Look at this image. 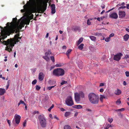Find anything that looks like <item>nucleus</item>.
Instances as JSON below:
<instances>
[{
	"instance_id": "1",
	"label": "nucleus",
	"mask_w": 129,
	"mask_h": 129,
	"mask_svg": "<svg viewBox=\"0 0 129 129\" xmlns=\"http://www.w3.org/2000/svg\"><path fill=\"white\" fill-rule=\"evenodd\" d=\"M49 0H32V4L34 7L31 9L33 12L37 10L38 13H42L46 10L47 3Z\"/></svg>"
},
{
	"instance_id": "2",
	"label": "nucleus",
	"mask_w": 129,
	"mask_h": 129,
	"mask_svg": "<svg viewBox=\"0 0 129 129\" xmlns=\"http://www.w3.org/2000/svg\"><path fill=\"white\" fill-rule=\"evenodd\" d=\"M13 22H11L9 23H7L8 26L5 27L3 28L1 26L0 27L2 28L1 34L3 37V39H4L7 37V36H9L11 33H13L15 31V28L14 27V25L17 22V18L16 17L13 19Z\"/></svg>"
},
{
	"instance_id": "3",
	"label": "nucleus",
	"mask_w": 129,
	"mask_h": 129,
	"mask_svg": "<svg viewBox=\"0 0 129 129\" xmlns=\"http://www.w3.org/2000/svg\"><path fill=\"white\" fill-rule=\"evenodd\" d=\"M89 102L92 104H97L99 101V96L93 93H90L88 95Z\"/></svg>"
},
{
	"instance_id": "4",
	"label": "nucleus",
	"mask_w": 129,
	"mask_h": 129,
	"mask_svg": "<svg viewBox=\"0 0 129 129\" xmlns=\"http://www.w3.org/2000/svg\"><path fill=\"white\" fill-rule=\"evenodd\" d=\"M3 44L7 46L6 48V50L9 52L12 51L11 48H13L14 45V41L12 38L8 39L6 41H4Z\"/></svg>"
},
{
	"instance_id": "5",
	"label": "nucleus",
	"mask_w": 129,
	"mask_h": 129,
	"mask_svg": "<svg viewBox=\"0 0 129 129\" xmlns=\"http://www.w3.org/2000/svg\"><path fill=\"white\" fill-rule=\"evenodd\" d=\"M52 74L53 75L57 77L62 76L64 74V71L62 69L57 68L53 70Z\"/></svg>"
},
{
	"instance_id": "6",
	"label": "nucleus",
	"mask_w": 129,
	"mask_h": 129,
	"mask_svg": "<svg viewBox=\"0 0 129 129\" xmlns=\"http://www.w3.org/2000/svg\"><path fill=\"white\" fill-rule=\"evenodd\" d=\"M33 2V1H32L31 2H27L26 4L24 5L23 6V7L24 8L23 9H21V12L22 13L24 12H27L28 10V8L30 5H31L33 6V7L31 8L30 9V12L31 13H34L33 11H32L31 9L33 8L34 7V6L33 5V4L32 3ZM36 11L37 12V10L36 12H34V13Z\"/></svg>"
},
{
	"instance_id": "7",
	"label": "nucleus",
	"mask_w": 129,
	"mask_h": 129,
	"mask_svg": "<svg viewBox=\"0 0 129 129\" xmlns=\"http://www.w3.org/2000/svg\"><path fill=\"white\" fill-rule=\"evenodd\" d=\"M38 119L42 127H45L46 126L47 122L44 116L40 115L38 116Z\"/></svg>"
},
{
	"instance_id": "8",
	"label": "nucleus",
	"mask_w": 129,
	"mask_h": 129,
	"mask_svg": "<svg viewBox=\"0 0 129 129\" xmlns=\"http://www.w3.org/2000/svg\"><path fill=\"white\" fill-rule=\"evenodd\" d=\"M66 104L68 106H71L74 104V102L73 101L71 96H68L65 101Z\"/></svg>"
},
{
	"instance_id": "9",
	"label": "nucleus",
	"mask_w": 129,
	"mask_h": 129,
	"mask_svg": "<svg viewBox=\"0 0 129 129\" xmlns=\"http://www.w3.org/2000/svg\"><path fill=\"white\" fill-rule=\"evenodd\" d=\"M15 119H14L13 121V123L14 124L16 123L17 124H19L20 122V119L21 118V116L18 115L16 114L14 116Z\"/></svg>"
},
{
	"instance_id": "10",
	"label": "nucleus",
	"mask_w": 129,
	"mask_h": 129,
	"mask_svg": "<svg viewBox=\"0 0 129 129\" xmlns=\"http://www.w3.org/2000/svg\"><path fill=\"white\" fill-rule=\"evenodd\" d=\"M48 52H46L45 53V56H44L43 57L47 61H50V58L49 56L50 55H52L51 52L50 50H48Z\"/></svg>"
},
{
	"instance_id": "11",
	"label": "nucleus",
	"mask_w": 129,
	"mask_h": 129,
	"mask_svg": "<svg viewBox=\"0 0 129 129\" xmlns=\"http://www.w3.org/2000/svg\"><path fill=\"white\" fill-rule=\"evenodd\" d=\"M122 54L121 53H119L114 56V59L117 61H119L121 58V56H122Z\"/></svg>"
},
{
	"instance_id": "12",
	"label": "nucleus",
	"mask_w": 129,
	"mask_h": 129,
	"mask_svg": "<svg viewBox=\"0 0 129 129\" xmlns=\"http://www.w3.org/2000/svg\"><path fill=\"white\" fill-rule=\"evenodd\" d=\"M80 93L77 92L75 93V98L77 102H79L80 100Z\"/></svg>"
},
{
	"instance_id": "13",
	"label": "nucleus",
	"mask_w": 129,
	"mask_h": 129,
	"mask_svg": "<svg viewBox=\"0 0 129 129\" xmlns=\"http://www.w3.org/2000/svg\"><path fill=\"white\" fill-rule=\"evenodd\" d=\"M109 16L110 18L115 19H116L118 18L117 14L115 12L110 13L109 14Z\"/></svg>"
},
{
	"instance_id": "14",
	"label": "nucleus",
	"mask_w": 129,
	"mask_h": 129,
	"mask_svg": "<svg viewBox=\"0 0 129 129\" xmlns=\"http://www.w3.org/2000/svg\"><path fill=\"white\" fill-rule=\"evenodd\" d=\"M118 14L119 17L120 18L125 17V12L124 11H119Z\"/></svg>"
},
{
	"instance_id": "15",
	"label": "nucleus",
	"mask_w": 129,
	"mask_h": 129,
	"mask_svg": "<svg viewBox=\"0 0 129 129\" xmlns=\"http://www.w3.org/2000/svg\"><path fill=\"white\" fill-rule=\"evenodd\" d=\"M51 13L52 14H54L56 12L55 5L54 4H53L51 5Z\"/></svg>"
},
{
	"instance_id": "16",
	"label": "nucleus",
	"mask_w": 129,
	"mask_h": 129,
	"mask_svg": "<svg viewBox=\"0 0 129 129\" xmlns=\"http://www.w3.org/2000/svg\"><path fill=\"white\" fill-rule=\"evenodd\" d=\"M43 73L42 72L40 73L39 75V80L40 81L43 80Z\"/></svg>"
},
{
	"instance_id": "17",
	"label": "nucleus",
	"mask_w": 129,
	"mask_h": 129,
	"mask_svg": "<svg viewBox=\"0 0 129 129\" xmlns=\"http://www.w3.org/2000/svg\"><path fill=\"white\" fill-rule=\"evenodd\" d=\"M5 91V89L0 88V95H3L4 94Z\"/></svg>"
},
{
	"instance_id": "18",
	"label": "nucleus",
	"mask_w": 129,
	"mask_h": 129,
	"mask_svg": "<svg viewBox=\"0 0 129 129\" xmlns=\"http://www.w3.org/2000/svg\"><path fill=\"white\" fill-rule=\"evenodd\" d=\"M30 21V20L27 19H25L23 22L25 24L28 25L29 24Z\"/></svg>"
},
{
	"instance_id": "19",
	"label": "nucleus",
	"mask_w": 129,
	"mask_h": 129,
	"mask_svg": "<svg viewBox=\"0 0 129 129\" xmlns=\"http://www.w3.org/2000/svg\"><path fill=\"white\" fill-rule=\"evenodd\" d=\"M114 93L116 95H119L121 94V91L119 89H117L115 91Z\"/></svg>"
},
{
	"instance_id": "20",
	"label": "nucleus",
	"mask_w": 129,
	"mask_h": 129,
	"mask_svg": "<svg viewBox=\"0 0 129 129\" xmlns=\"http://www.w3.org/2000/svg\"><path fill=\"white\" fill-rule=\"evenodd\" d=\"M129 38V35L127 34H126L124 36L123 38L125 41H126L128 40Z\"/></svg>"
},
{
	"instance_id": "21",
	"label": "nucleus",
	"mask_w": 129,
	"mask_h": 129,
	"mask_svg": "<svg viewBox=\"0 0 129 129\" xmlns=\"http://www.w3.org/2000/svg\"><path fill=\"white\" fill-rule=\"evenodd\" d=\"M80 29V27L78 26H75L73 28V30L76 31Z\"/></svg>"
},
{
	"instance_id": "22",
	"label": "nucleus",
	"mask_w": 129,
	"mask_h": 129,
	"mask_svg": "<svg viewBox=\"0 0 129 129\" xmlns=\"http://www.w3.org/2000/svg\"><path fill=\"white\" fill-rule=\"evenodd\" d=\"M64 129H72L71 127L68 125H66L64 126Z\"/></svg>"
},
{
	"instance_id": "23",
	"label": "nucleus",
	"mask_w": 129,
	"mask_h": 129,
	"mask_svg": "<svg viewBox=\"0 0 129 129\" xmlns=\"http://www.w3.org/2000/svg\"><path fill=\"white\" fill-rule=\"evenodd\" d=\"M106 98V96H104L103 95H100V100L101 102H102L103 99L105 98Z\"/></svg>"
},
{
	"instance_id": "24",
	"label": "nucleus",
	"mask_w": 129,
	"mask_h": 129,
	"mask_svg": "<svg viewBox=\"0 0 129 129\" xmlns=\"http://www.w3.org/2000/svg\"><path fill=\"white\" fill-rule=\"evenodd\" d=\"M72 107L73 108L80 109L81 108V105H76L73 106Z\"/></svg>"
},
{
	"instance_id": "25",
	"label": "nucleus",
	"mask_w": 129,
	"mask_h": 129,
	"mask_svg": "<svg viewBox=\"0 0 129 129\" xmlns=\"http://www.w3.org/2000/svg\"><path fill=\"white\" fill-rule=\"evenodd\" d=\"M89 37L92 41H95L96 40V37L94 36H90Z\"/></svg>"
},
{
	"instance_id": "26",
	"label": "nucleus",
	"mask_w": 129,
	"mask_h": 129,
	"mask_svg": "<svg viewBox=\"0 0 129 129\" xmlns=\"http://www.w3.org/2000/svg\"><path fill=\"white\" fill-rule=\"evenodd\" d=\"M71 114V113L70 112H66L64 114V116L65 117H67L69 116Z\"/></svg>"
},
{
	"instance_id": "27",
	"label": "nucleus",
	"mask_w": 129,
	"mask_h": 129,
	"mask_svg": "<svg viewBox=\"0 0 129 129\" xmlns=\"http://www.w3.org/2000/svg\"><path fill=\"white\" fill-rule=\"evenodd\" d=\"M72 51V49H69L67 51L66 53V54L68 56L69 54L71 53V52Z\"/></svg>"
},
{
	"instance_id": "28",
	"label": "nucleus",
	"mask_w": 129,
	"mask_h": 129,
	"mask_svg": "<svg viewBox=\"0 0 129 129\" xmlns=\"http://www.w3.org/2000/svg\"><path fill=\"white\" fill-rule=\"evenodd\" d=\"M76 60V63H77L78 66L79 68H80L81 67L80 64V62L79 61L78 59V58H77Z\"/></svg>"
},
{
	"instance_id": "29",
	"label": "nucleus",
	"mask_w": 129,
	"mask_h": 129,
	"mask_svg": "<svg viewBox=\"0 0 129 129\" xmlns=\"http://www.w3.org/2000/svg\"><path fill=\"white\" fill-rule=\"evenodd\" d=\"M36 89L38 91L41 88V87L37 85L36 86Z\"/></svg>"
},
{
	"instance_id": "30",
	"label": "nucleus",
	"mask_w": 129,
	"mask_h": 129,
	"mask_svg": "<svg viewBox=\"0 0 129 129\" xmlns=\"http://www.w3.org/2000/svg\"><path fill=\"white\" fill-rule=\"evenodd\" d=\"M121 103V101L120 99H118L116 102V104L117 105L120 104Z\"/></svg>"
},
{
	"instance_id": "31",
	"label": "nucleus",
	"mask_w": 129,
	"mask_h": 129,
	"mask_svg": "<svg viewBox=\"0 0 129 129\" xmlns=\"http://www.w3.org/2000/svg\"><path fill=\"white\" fill-rule=\"evenodd\" d=\"M50 58L51 60L52 61V62L53 63L55 61L54 57L53 56H51L50 57Z\"/></svg>"
},
{
	"instance_id": "32",
	"label": "nucleus",
	"mask_w": 129,
	"mask_h": 129,
	"mask_svg": "<svg viewBox=\"0 0 129 129\" xmlns=\"http://www.w3.org/2000/svg\"><path fill=\"white\" fill-rule=\"evenodd\" d=\"M25 24L23 22H22L20 23V26H21V27L22 28L24 27Z\"/></svg>"
},
{
	"instance_id": "33",
	"label": "nucleus",
	"mask_w": 129,
	"mask_h": 129,
	"mask_svg": "<svg viewBox=\"0 0 129 129\" xmlns=\"http://www.w3.org/2000/svg\"><path fill=\"white\" fill-rule=\"evenodd\" d=\"M19 36H20V35L19 34H17L15 35L14 38H15L16 41Z\"/></svg>"
},
{
	"instance_id": "34",
	"label": "nucleus",
	"mask_w": 129,
	"mask_h": 129,
	"mask_svg": "<svg viewBox=\"0 0 129 129\" xmlns=\"http://www.w3.org/2000/svg\"><path fill=\"white\" fill-rule=\"evenodd\" d=\"M67 83V81L63 80L62 82L60 83V84L61 85H62L64 84Z\"/></svg>"
},
{
	"instance_id": "35",
	"label": "nucleus",
	"mask_w": 129,
	"mask_h": 129,
	"mask_svg": "<svg viewBox=\"0 0 129 129\" xmlns=\"http://www.w3.org/2000/svg\"><path fill=\"white\" fill-rule=\"evenodd\" d=\"M110 38L109 37L106 38L105 39V41L107 42H108L110 40Z\"/></svg>"
},
{
	"instance_id": "36",
	"label": "nucleus",
	"mask_w": 129,
	"mask_h": 129,
	"mask_svg": "<svg viewBox=\"0 0 129 129\" xmlns=\"http://www.w3.org/2000/svg\"><path fill=\"white\" fill-rule=\"evenodd\" d=\"M37 82V80L36 79H35L32 82V84L33 85L35 84Z\"/></svg>"
},
{
	"instance_id": "37",
	"label": "nucleus",
	"mask_w": 129,
	"mask_h": 129,
	"mask_svg": "<svg viewBox=\"0 0 129 129\" xmlns=\"http://www.w3.org/2000/svg\"><path fill=\"white\" fill-rule=\"evenodd\" d=\"M85 97L84 93L81 91V98H84Z\"/></svg>"
},
{
	"instance_id": "38",
	"label": "nucleus",
	"mask_w": 129,
	"mask_h": 129,
	"mask_svg": "<svg viewBox=\"0 0 129 129\" xmlns=\"http://www.w3.org/2000/svg\"><path fill=\"white\" fill-rule=\"evenodd\" d=\"M113 120V119L112 118H109L108 119V121L110 122V123H111Z\"/></svg>"
},
{
	"instance_id": "39",
	"label": "nucleus",
	"mask_w": 129,
	"mask_h": 129,
	"mask_svg": "<svg viewBox=\"0 0 129 129\" xmlns=\"http://www.w3.org/2000/svg\"><path fill=\"white\" fill-rule=\"evenodd\" d=\"M80 43H81V38H80L79 39L78 42H77V45H78Z\"/></svg>"
},
{
	"instance_id": "40",
	"label": "nucleus",
	"mask_w": 129,
	"mask_h": 129,
	"mask_svg": "<svg viewBox=\"0 0 129 129\" xmlns=\"http://www.w3.org/2000/svg\"><path fill=\"white\" fill-rule=\"evenodd\" d=\"M125 74H126V75L127 77H128L129 76V72L126 71L125 72Z\"/></svg>"
},
{
	"instance_id": "41",
	"label": "nucleus",
	"mask_w": 129,
	"mask_h": 129,
	"mask_svg": "<svg viewBox=\"0 0 129 129\" xmlns=\"http://www.w3.org/2000/svg\"><path fill=\"white\" fill-rule=\"evenodd\" d=\"M91 22L90 21L89 19H88L87 20V24L88 25H90L91 24Z\"/></svg>"
},
{
	"instance_id": "42",
	"label": "nucleus",
	"mask_w": 129,
	"mask_h": 129,
	"mask_svg": "<svg viewBox=\"0 0 129 129\" xmlns=\"http://www.w3.org/2000/svg\"><path fill=\"white\" fill-rule=\"evenodd\" d=\"M125 109L124 108H122L120 109H118L117 111H124Z\"/></svg>"
},
{
	"instance_id": "43",
	"label": "nucleus",
	"mask_w": 129,
	"mask_h": 129,
	"mask_svg": "<svg viewBox=\"0 0 129 129\" xmlns=\"http://www.w3.org/2000/svg\"><path fill=\"white\" fill-rule=\"evenodd\" d=\"M54 86H49L47 88L49 90H50L52 88H53Z\"/></svg>"
},
{
	"instance_id": "44",
	"label": "nucleus",
	"mask_w": 129,
	"mask_h": 129,
	"mask_svg": "<svg viewBox=\"0 0 129 129\" xmlns=\"http://www.w3.org/2000/svg\"><path fill=\"white\" fill-rule=\"evenodd\" d=\"M125 8H126V7L125 6H121L119 8V9H124Z\"/></svg>"
},
{
	"instance_id": "45",
	"label": "nucleus",
	"mask_w": 129,
	"mask_h": 129,
	"mask_svg": "<svg viewBox=\"0 0 129 129\" xmlns=\"http://www.w3.org/2000/svg\"><path fill=\"white\" fill-rule=\"evenodd\" d=\"M26 121L25 120L23 123V127H25L26 126Z\"/></svg>"
},
{
	"instance_id": "46",
	"label": "nucleus",
	"mask_w": 129,
	"mask_h": 129,
	"mask_svg": "<svg viewBox=\"0 0 129 129\" xmlns=\"http://www.w3.org/2000/svg\"><path fill=\"white\" fill-rule=\"evenodd\" d=\"M21 39V37H19L17 39V40L16 41V42H18L19 41L20 39Z\"/></svg>"
},
{
	"instance_id": "47",
	"label": "nucleus",
	"mask_w": 129,
	"mask_h": 129,
	"mask_svg": "<svg viewBox=\"0 0 129 129\" xmlns=\"http://www.w3.org/2000/svg\"><path fill=\"white\" fill-rule=\"evenodd\" d=\"M101 7L102 8V9H103L105 8V5L104 4H102L101 5Z\"/></svg>"
},
{
	"instance_id": "48",
	"label": "nucleus",
	"mask_w": 129,
	"mask_h": 129,
	"mask_svg": "<svg viewBox=\"0 0 129 129\" xmlns=\"http://www.w3.org/2000/svg\"><path fill=\"white\" fill-rule=\"evenodd\" d=\"M55 66L57 67H60L61 66L60 64H56L55 65Z\"/></svg>"
},
{
	"instance_id": "49",
	"label": "nucleus",
	"mask_w": 129,
	"mask_h": 129,
	"mask_svg": "<svg viewBox=\"0 0 129 129\" xmlns=\"http://www.w3.org/2000/svg\"><path fill=\"white\" fill-rule=\"evenodd\" d=\"M124 58L126 59L129 58V55L128 54H126L125 55Z\"/></svg>"
},
{
	"instance_id": "50",
	"label": "nucleus",
	"mask_w": 129,
	"mask_h": 129,
	"mask_svg": "<svg viewBox=\"0 0 129 129\" xmlns=\"http://www.w3.org/2000/svg\"><path fill=\"white\" fill-rule=\"evenodd\" d=\"M114 34L113 33H112L110 34L109 36V37L110 39V38L114 36Z\"/></svg>"
},
{
	"instance_id": "51",
	"label": "nucleus",
	"mask_w": 129,
	"mask_h": 129,
	"mask_svg": "<svg viewBox=\"0 0 129 129\" xmlns=\"http://www.w3.org/2000/svg\"><path fill=\"white\" fill-rule=\"evenodd\" d=\"M114 9V8H112L110 9V10H108V11H107L106 12V13H107L108 12H110V11H111L113 10V9Z\"/></svg>"
},
{
	"instance_id": "52",
	"label": "nucleus",
	"mask_w": 129,
	"mask_h": 129,
	"mask_svg": "<svg viewBox=\"0 0 129 129\" xmlns=\"http://www.w3.org/2000/svg\"><path fill=\"white\" fill-rule=\"evenodd\" d=\"M10 122L11 121L10 120H7V122L8 124H9L10 126L11 125Z\"/></svg>"
},
{
	"instance_id": "53",
	"label": "nucleus",
	"mask_w": 129,
	"mask_h": 129,
	"mask_svg": "<svg viewBox=\"0 0 129 129\" xmlns=\"http://www.w3.org/2000/svg\"><path fill=\"white\" fill-rule=\"evenodd\" d=\"M18 27L19 29H21L22 28V27H21V26H20V25L18 26Z\"/></svg>"
},
{
	"instance_id": "54",
	"label": "nucleus",
	"mask_w": 129,
	"mask_h": 129,
	"mask_svg": "<svg viewBox=\"0 0 129 129\" xmlns=\"http://www.w3.org/2000/svg\"><path fill=\"white\" fill-rule=\"evenodd\" d=\"M1 35V36L2 37H1V38H0V42H1L2 43H3V42H2L1 41V40H4V39H3V37Z\"/></svg>"
},
{
	"instance_id": "55",
	"label": "nucleus",
	"mask_w": 129,
	"mask_h": 129,
	"mask_svg": "<svg viewBox=\"0 0 129 129\" xmlns=\"http://www.w3.org/2000/svg\"><path fill=\"white\" fill-rule=\"evenodd\" d=\"M54 118H55V119H57V120H59V118H58V117H57L56 116V115H54Z\"/></svg>"
},
{
	"instance_id": "56",
	"label": "nucleus",
	"mask_w": 129,
	"mask_h": 129,
	"mask_svg": "<svg viewBox=\"0 0 129 129\" xmlns=\"http://www.w3.org/2000/svg\"><path fill=\"white\" fill-rule=\"evenodd\" d=\"M104 91V89L102 88H101L100 90V91L101 92H103Z\"/></svg>"
},
{
	"instance_id": "57",
	"label": "nucleus",
	"mask_w": 129,
	"mask_h": 129,
	"mask_svg": "<svg viewBox=\"0 0 129 129\" xmlns=\"http://www.w3.org/2000/svg\"><path fill=\"white\" fill-rule=\"evenodd\" d=\"M55 67V66H52L51 67H50V70H51L52 69H54Z\"/></svg>"
},
{
	"instance_id": "58",
	"label": "nucleus",
	"mask_w": 129,
	"mask_h": 129,
	"mask_svg": "<svg viewBox=\"0 0 129 129\" xmlns=\"http://www.w3.org/2000/svg\"><path fill=\"white\" fill-rule=\"evenodd\" d=\"M19 102H20L21 104H22L24 103V102L23 101H22V100H21Z\"/></svg>"
},
{
	"instance_id": "59",
	"label": "nucleus",
	"mask_w": 129,
	"mask_h": 129,
	"mask_svg": "<svg viewBox=\"0 0 129 129\" xmlns=\"http://www.w3.org/2000/svg\"><path fill=\"white\" fill-rule=\"evenodd\" d=\"M104 85V83H102L100 84V86H103Z\"/></svg>"
},
{
	"instance_id": "60",
	"label": "nucleus",
	"mask_w": 129,
	"mask_h": 129,
	"mask_svg": "<svg viewBox=\"0 0 129 129\" xmlns=\"http://www.w3.org/2000/svg\"><path fill=\"white\" fill-rule=\"evenodd\" d=\"M60 109L61 111H65L66 110L65 109H63V108H60Z\"/></svg>"
},
{
	"instance_id": "61",
	"label": "nucleus",
	"mask_w": 129,
	"mask_h": 129,
	"mask_svg": "<svg viewBox=\"0 0 129 129\" xmlns=\"http://www.w3.org/2000/svg\"><path fill=\"white\" fill-rule=\"evenodd\" d=\"M84 45L83 44H81V50L83 48V47L84 46Z\"/></svg>"
},
{
	"instance_id": "62",
	"label": "nucleus",
	"mask_w": 129,
	"mask_h": 129,
	"mask_svg": "<svg viewBox=\"0 0 129 129\" xmlns=\"http://www.w3.org/2000/svg\"><path fill=\"white\" fill-rule=\"evenodd\" d=\"M118 5H119L120 6H121V5L124 6L125 5V3L124 2H123L120 5L119 4Z\"/></svg>"
},
{
	"instance_id": "63",
	"label": "nucleus",
	"mask_w": 129,
	"mask_h": 129,
	"mask_svg": "<svg viewBox=\"0 0 129 129\" xmlns=\"http://www.w3.org/2000/svg\"><path fill=\"white\" fill-rule=\"evenodd\" d=\"M52 116V115L51 114H50L49 115V117L52 119L53 118V117Z\"/></svg>"
},
{
	"instance_id": "64",
	"label": "nucleus",
	"mask_w": 129,
	"mask_h": 129,
	"mask_svg": "<svg viewBox=\"0 0 129 129\" xmlns=\"http://www.w3.org/2000/svg\"><path fill=\"white\" fill-rule=\"evenodd\" d=\"M54 105L53 104L52 105V106L51 107H50V108H51V109H52L53 108V107H54Z\"/></svg>"
}]
</instances>
